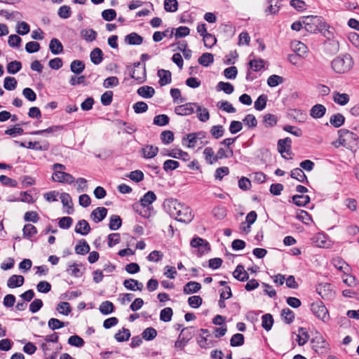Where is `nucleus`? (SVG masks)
I'll return each mask as SVG.
<instances>
[{"instance_id":"obj_1","label":"nucleus","mask_w":359,"mask_h":359,"mask_svg":"<svg viewBox=\"0 0 359 359\" xmlns=\"http://www.w3.org/2000/svg\"><path fill=\"white\" fill-rule=\"evenodd\" d=\"M339 142L341 145L350 149H355L359 146L358 136L346 129H341L338 131Z\"/></svg>"},{"instance_id":"obj_2","label":"nucleus","mask_w":359,"mask_h":359,"mask_svg":"<svg viewBox=\"0 0 359 359\" xmlns=\"http://www.w3.org/2000/svg\"><path fill=\"white\" fill-rule=\"evenodd\" d=\"M353 62L349 54L338 56L332 62V69L338 74H344L348 72L353 67Z\"/></svg>"},{"instance_id":"obj_3","label":"nucleus","mask_w":359,"mask_h":359,"mask_svg":"<svg viewBox=\"0 0 359 359\" xmlns=\"http://www.w3.org/2000/svg\"><path fill=\"white\" fill-rule=\"evenodd\" d=\"M305 29L310 33H316L325 29V21L321 16L308 15L302 18Z\"/></svg>"},{"instance_id":"obj_4","label":"nucleus","mask_w":359,"mask_h":359,"mask_svg":"<svg viewBox=\"0 0 359 359\" xmlns=\"http://www.w3.org/2000/svg\"><path fill=\"white\" fill-rule=\"evenodd\" d=\"M311 311L313 315L323 322H327L330 319L328 311L321 301L312 303Z\"/></svg>"},{"instance_id":"obj_5","label":"nucleus","mask_w":359,"mask_h":359,"mask_svg":"<svg viewBox=\"0 0 359 359\" xmlns=\"http://www.w3.org/2000/svg\"><path fill=\"white\" fill-rule=\"evenodd\" d=\"M190 245L192 248H198V256L201 257L210 250V246L208 241L200 238L194 237L191 239Z\"/></svg>"},{"instance_id":"obj_6","label":"nucleus","mask_w":359,"mask_h":359,"mask_svg":"<svg viewBox=\"0 0 359 359\" xmlns=\"http://www.w3.org/2000/svg\"><path fill=\"white\" fill-rule=\"evenodd\" d=\"M194 106L197 108L196 111H201V107L198 103L187 102L177 106L175 108V112L180 116H188L194 112Z\"/></svg>"},{"instance_id":"obj_7","label":"nucleus","mask_w":359,"mask_h":359,"mask_svg":"<svg viewBox=\"0 0 359 359\" xmlns=\"http://www.w3.org/2000/svg\"><path fill=\"white\" fill-rule=\"evenodd\" d=\"M156 200V196L152 191H147L142 198H141L140 203H135L133 205V210H137L138 208L151 209L150 205L154 201Z\"/></svg>"},{"instance_id":"obj_8","label":"nucleus","mask_w":359,"mask_h":359,"mask_svg":"<svg viewBox=\"0 0 359 359\" xmlns=\"http://www.w3.org/2000/svg\"><path fill=\"white\" fill-rule=\"evenodd\" d=\"M311 344L312 348L318 354L325 353L329 346L321 335H318L313 338L311 341Z\"/></svg>"},{"instance_id":"obj_9","label":"nucleus","mask_w":359,"mask_h":359,"mask_svg":"<svg viewBox=\"0 0 359 359\" xmlns=\"http://www.w3.org/2000/svg\"><path fill=\"white\" fill-rule=\"evenodd\" d=\"M179 208L175 219L184 223L190 222L194 218L191 208L184 203H181V208Z\"/></svg>"},{"instance_id":"obj_10","label":"nucleus","mask_w":359,"mask_h":359,"mask_svg":"<svg viewBox=\"0 0 359 359\" xmlns=\"http://www.w3.org/2000/svg\"><path fill=\"white\" fill-rule=\"evenodd\" d=\"M166 212L172 217L176 218L179 208H181V203L176 199H168L163 203Z\"/></svg>"},{"instance_id":"obj_11","label":"nucleus","mask_w":359,"mask_h":359,"mask_svg":"<svg viewBox=\"0 0 359 359\" xmlns=\"http://www.w3.org/2000/svg\"><path fill=\"white\" fill-rule=\"evenodd\" d=\"M53 180L61 183L72 184L74 182V177L69 173L63 171H55L53 175Z\"/></svg>"},{"instance_id":"obj_12","label":"nucleus","mask_w":359,"mask_h":359,"mask_svg":"<svg viewBox=\"0 0 359 359\" xmlns=\"http://www.w3.org/2000/svg\"><path fill=\"white\" fill-rule=\"evenodd\" d=\"M130 78L135 79L138 83H142L146 81V67L145 65L141 68V69H133L130 74Z\"/></svg>"},{"instance_id":"obj_13","label":"nucleus","mask_w":359,"mask_h":359,"mask_svg":"<svg viewBox=\"0 0 359 359\" xmlns=\"http://www.w3.org/2000/svg\"><path fill=\"white\" fill-rule=\"evenodd\" d=\"M107 209L104 207H98L93 210L90 214V218L95 222L98 223L102 221L107 216Z\"/></svg>"},{"instance_id":"obj_14","label":"nucleus","mask_w":359,"mask_h":359,"mask_svg":"<svg viewBox=\"0 0 359 359\" xmlns=\"http://www.w3.org/2000/svg\"><path fill=\"white\" fill-rule=\"evenodd\" d=\"M157 75L159 77L158 83L161 86L169 84L172 81V74L169 70L159 69L158 70Z\"/></svg>"},{"instance_id":"obj_15","label":"nucleus","mask_w":359,"mask_h":359,"mask_svg":"<svg viewBox=\"0 0 359 359\" xmlns=\"http://www.w3.org/2000/svg\"><path fill=\"white\" fill-rule=\"evenodd\" d=\"M291 47L295 53L301 55L302 57H306L308 53V47L301 41H292L291 43Z\"/></svg>"},{"instance_id":"obj_16","label":"nucleus","mask_w":359,"mask_h":359,"mask_svg":"<svg viewBox=\"0 0 359 359\" xmlns=\"http://www.w3.org/2000/svg\"><path fill=\"white\" fill-rule=\"evenodd\" d=\"M233 276L239 281L244 282L249 279V275L248 272L244 269V266L241 264H238L234 271L233 272Z\"/></svg>"},{"instance_id":"obj_17","label":"nucleus","mask_w":359,"mask_h":359,"mask_svg":"<svg viewBox=\"0 0 359 359\" xmlns=\"http://www.w3.org/2000/svg\"><path fill=\"white\" fill-rule=\"evenodd\" d=\"M290 177L293 179L297 180L299 182L304 183L306 184L309 183L306 175L304 174V172L300 168H296L292 169L290 172Z\"/></svg>"},{"instance_id":"obj_18","label":"nucleus","mask_w":359,"mask_h":359,"mask_svg":"<svg viewBox=\"0 0 359 359\" xmlns=\"http://www.w3.org/2000/svg\"><path fill=\"white\" fill-rule=\"evenodd\" d=\"M123 286L130 290L135 291V290H139L142 291L143 289V284L140 282H139L137 280L130 278L125 280L123 281Z\"/></svg>"},{"instance_id":"obj_19","label":"nucleus","mask_w":359,"mask_h":359,"mask_svg":"<svg viewBox=\"0 0 359 359\" xmlns=\"http://www.w3.org/2000/svg\"><path fill=\"white\" fill-rule=\"evenodd\" d=\"M24 282L25 278L22 276L13 275L8 278L7 281V286L10 288L18 287L22 285Z\"/></svg>"},{"instance_id":"obj_20","label":"nucleus","mask_w":359,"mask_h":359,"mask_svg":"<svg viewBox=\"0 0 359 359\" xmlns=\"http://www.w3.org/2000/svg\"><path fill=\"white\" fill-rule=\"evenodd\" d=\"M325 107L323 104H317L311 109L310 116L313 118H320L325 115Z\"/></svg>"},{"instance_id":"obj_21","label":"nucleus","mask_w":359,"mask_h":359,"mask_svg":"<svg viewBox=\"0 0 359 359\" xmlns=\"http://www.w3.org/2000/svg\"><path fill=\"white\" fill-rule=\"evenodd\" d=\"M201 288V285L195 281H189L183 287V292L186 294L198 292Z\"/></svg>"},{"instance_id":"obj_22","label":"nucleus","mask_w":359,"mask_h":359,"mask_svg":"<svg viewBox=\"0 0 359 359\" xmlns=\"http://www.w3.org/2000/svg\"><path fill=\"white\" fill-rule=\"evenodd\" d=\"M49 49L50 52L54 55H58L63 52L64 48L60 41L56 38H53L50 40L49 44Z\"/></svg>"},{"instance_id":"obj_23","label":"nucleus","mask_w":359,"mask_h":359,"mask_svg":"<svg viewBox=\"0 0 359 359\" xmlns=\"http://www.w3.org/2000/svg\"><path fill=\"white\" fill-rule=\"evenodd\" d=\"M60 199L63 206L67 207V213L68 215L72 214L74 212V208L70 195L67 193H62Z\"/></svg>"},{"instance_id":"obj_24","label":"nucleus","mask_w":359,"mask_h":359,"mask_svg":"<svg viewBox=\"0 0 359 359\" xmlns=\"http://www.w3.org/2000/svg\"><path fill=\"white\" fill-rule=\"evenodd\" d=\"M316 292L323 298L326 299L332 292V285L330 283H321L316 287Z\"/></svg>"},{"instance_id":"obj_25","label":"nucleus","mask_w":359,"mask_h":359,"mask_svg":"<svg viewBox=\"0 0 359 359\" xmlns=\"http://www.w3.org/2000/svg\"><path fill=\"white\" fill-rule=\"evenodd\" d=\"M125 42L129 45H140L143 42V37L135 32H132L125 37Z\"/></svg>"},{"instance_id":"obj_26","label":"nucleus","mask_w":359,"mask_h":359,"mask_svg":"<svg viewBox=\"0 0 359 359\" xmlns=\"http://www.w3.org/2000/svg\"><path fill=\"white\" fill-rule=\"evenodd\" d=\"M333 266L340 271L344 272L345 274L349 270V266L341 258L335 257L332 260Z\"/></svg>"},{"instance_id":"obj_27","label":"nucleus","mask_w":359,"mask_h":359,"mask_svg":"<svg viewBox=\"0 0 359 359\" xmlns=\"http://www.w3.org/2000/svg\"><path fill=\"white\" fill-rule=\"evenodd\" d=\"M137 94L144 98H151L155 94V90L153 87L144 86L140 87L137 90Z\"/></svg>"},{"instance_id":"obj_28","label":"nucleus","mask_w":359,"mask_h":359,"mask_svg":"<svg viewBox=\"0 0 359 359\" xmlns=\"http://www.w3.org/2000/svg\"><path fill=\"white\" fill-rule=\"evenodd\" d=\"M90 57L91 62L94 65H97L100 64L103 60V53L100 48H95L91 51L90 54Z\"/></svg>"},{"instance_id":"obj_29","label":"nucleus","mask_w":359,"mask_h":359,"mask_svg":"<svg viewBox=\"0 0 359 359\" xmlns=\"http://www.w3.org/2000/svg\"><path fill=\"white\" fill-rule=\"evenodd\" d=\"M142 150L143 157L145 158H152L155 157L158 152V148L152 145H146Z\"/></svg>"},{"instance_id":"obj_30","label":"nucleus","mask_w":359,"mask_h":359,"mask_svg":"<svg viewBox=\"0 0 359 359\" xmlns=\"http://www.w3.org/2000/svg\"><path fill=\"white\" fill-rule=\"evenodd\" d=\"M292 202L297 206L304 207L310 203L311 198L307 195H294L292 198Z\"/></svg>"},{"instance_id":"obj_31","label":"nucleus","mask_w":359,"mask_h":359,"mask_svg":"<svg viewBox=\"0 0 359 359\" xmlns=\"http://www.w3.org/2000/svg\"><path fill=\"white\" fill-rule=\"evenodd\" d=\"M90 246L86 240L81 239L75 246V252L78 255H86L90 252Z\"/></svg>"},{"instance_id":"obj_32","label":"nucleus","mask_w":359,"mask_h":359,"mask_svg":"<svg viewBox=\"0 0 359 359\" xmlns=\"http://www.w3.org/2000/svg\"><path fill=\"white\" fill-rule=\"evenodd\" d=\"M81 37L88 42L95 40L97 33L93 29H83L81 31Z\"/></svg>"},{"instance_id":"obj_33","label":"nucleus","mask_w":359,"mask_h":359,"mask_svg":"<svg viewBox=\"0 0 359 359\" xmlns=\"http://www.w3.org/2000/svg\"><path fill=\"white\" fill-rule=\"evenodd\" d=\"M280 316L286 324H291L295 318L294 313L289 308L283 309L281 311Z\"/></svg>"},{"instance_id":"obj_34","label":"nucleus","mask_w":359,"mask_h":359,"mask_svg":"<svg viewBox=\"0 0 359 359\" xmlns=\"http://www.w3.org/2000/svg\"><path fill=\"white\" fill-rule=\"evenodd\" d=\"M84 69H85L84 62L79 60H73L70 65V70L76 74H80L81 73L83 72Z\"/></svg>"},{"instance_id":"obj_35","label":"nucleus","mask_w":359,"mask_h":359,"mask_svg":"<svg viewBox=\"0 0 359 359\" xmlns=\"http://www.w3.org/2000/svg\"><path fill=\"white\" fill-rule=\"evenodd\" d=\"M273 324V316L270 313L264 314L262 316V327L266 331L271 330Z\"/></svg>"},{"instance_id":"obj_36","label":"nucleus","mask_w":359,"mask_h":359,"mask_svg":"<svg viewBox=\"0 0 359 359\" xmlns=\"http://www.w3.org/2000/svg\"><path fill=\"white\" fill-rule=\"evenodd\" d=\"M198 62L204 67H208L214 62V55L210 53H203L198 58Z\"/></svg>"},{"instance_id":"obj_37","label":"nucleus","mask_w":359,"mask_h":359,"mask_svg":"<svg viewBox=\"0 0 359 359\" xmlns=\"http://www.w3.org/2000/svg\"><path fill=\"white\" fill-rule=\"evenodd\" d=\"M63 126H53L44 130H39L31 132L30 135H43V133H54L62 130Z\"/></svg>"},{"instance_id":"obj_38","label":"nucleus","mask_w":359,"mask_h":359,"mask_svg":"<svg viewBox=\"0 0 359 359\" xmlns=\"http://www.w3.org/2000/svg\"><path fill=\"white\" fill-rule=\"evenodd\" d=\"M22 231L23 237L27 239H30L38 233L36 228L31 224H25L23 227Z\"/></svg>"},{"instance_id":"obj_39","label":"nucleus","mask_w":359,"mask_h":359,"mask_svg":"<svg viewBox=\"0 0 359 359\" xmlns=\"http://www.w3.org/2000/svg\"><path fill=\"white\" fill-rule=\"evenodd\" d=\"M216 89L217 91L222 90L226 94H231L234 90V87L231 83L219 81L216 86Z\"/></svg>"},{"instance_id":"obj_40","label":"nucleus","mask_w":359,"mask_h":359,"mask_svg":"<svg viewBox=\"0 0 359 359\" xmlns=\"http://www.w3.org/2000/svg\"><path fill=\"white\" fill-rule=\"evenodd\" d=\"M298 332L299 334L297 335V341L299 346H303L308 341L309 335L304 327H299Z\"/></svg>"},{"instance_id":"obj_41","label":"nucleus","mask_w":359,"mask_h":359,"mask_svg":"<svg viewBox=\"0 0 359 359\" xmlns=\"http://www.w3.org/2000/svg\"><path fill=\"white\" fill-rule=\"evenodd\" d=\"M99 310L102 314L108 315L114 312V306L110 301H104L100 304Z\"/></svg>"},{"instance_id":"obj_42","label":"nucleus","mask_w":359,"mask_h":359,"mask_svg":"<svg viewBox=\"0 0 359 359\" xmlns=\"http://www.w3.org/2000/svg\"><path fill=\"white\" fill-rule=\"evenodd\" d=\"M344 121L345 118L340 113L332 115L330 119V123L335 128H339L344 123Z\"/></svg>"},{"instance_id":"obj_43","label":"nucleus","mask_w":359,"mask_h":359,"mask_svg":"<svg viewBox=\"0 0 359 359\" xmlns=\"http://www.w3.org/2000/svg\"><path fill=\"white\" fill-rule=\"evenodd\" d=\"M122 224V220L118 215H113L110 217L109 228L112 231L118 230Z\"/></svg>"},{"instance_id":"obj_44","label":"nucleus","mask_w":359,"mask_h":359,"mask_svg":"<svg viewBox=\"0 0 359 359\" xmlns=\"http://www.w3.org/2000/svg\"><path fill=\"white\" fill-rule=\"evenodd\" d=\"M313 243L315 244L316 247L319 248H327L328 245V241L326 240L325 236L324 234H317L313 238Z\"/></svg>"},{"instance_id":"obj_45","label":"nucleus","mask_w":359,"mask_h":359,"mask_svg":"<svg viewBox=\"0 0 359 359\" xmlns=\"http://www.w3.org/2000/svg\"><path fill=\"white\" fill-rule=\"evenodd\" d=\"M130 337V332L128 329L123 328L122 331L119 330L114 336V338L118 342L126 341Z\"/></svg>"},{"instance_id":"obj_46","label":"nucleus","mask_w":359,"mask_h":359,"mask_svg":"<svg viewBox=\"0 0 359 359\" xmlns=\"http://www.w3.org/2000/svg\"><path fill=\"white\" fill-rule=\"evenodd\" d=\"M278 118L272 114H266L263 116V123L266 128L273 127L277 124Z\"/></svg>"},{"instance_id":"obj_47","label":"nucleus","mask_w":359,"mask_h":359,"mask_svg":"<svg viewBox=\"0 0 359 359\" xmlns=\"http://www.w3.org/2000/svg\"><path fill=\"white\" fill-rule=\"evenodd\" d=\"M179 335H180V337L183 338L182 339L189 342V341L191 340L193 338V337L194 336V327L191 326V327H187L183 328L181 330Z\"/></svg>"},{"instance_id":"obj_48","label":"nucleus","mask_w":359,"mask_h":359,"mask_svg":"<svg viewBox=\"0 0 359 359\" xmlns=\"http://www.w3.org/2000/svg\"><path fill=\"white\" fill-rule=\"evenodd\" d=\"M333 100L336 103L340 105H345L349 101V96L346 93H339L336 92L334 95Z\"/></svg>"},{"instance_id":"obj_49","label":"nucleus","mask_w":359,"mask_h":359,"mask_svg":"<svg viewBox=\"0 0 359 359\" xmlns=\"http://www.w3.org/2000/svg\"><path fill=\"white\" fill-rule=\"evenodd\" d=\"M245 342V337L243 334L237 333L233 334L230 339L231 346H241Z\"/></svg>"},{"instance_id":"obj_50","label":"nucleus","mask_w":359,"mask_h":359,"mask_svg":"<svg viewBox=\"0 0 359 359\" xmlns=\"http://www.w3.org/2000/svg\"><path fill=\"white\" fill-rule=\"evenodd\" d=\"M56 310L61 314L68 316L72 311V308L69 303L62 302L57 305Z\"/></svg>"},{"instance_id":"obj_51","label":"nucleus","mask_w":359,"mask_h":359,"mask_svg":"<svg viewBox=\"0 0 359 359\" xmlns=\"http://www.w3.org/2000/svg\"><path fill=\"white\" fill-rule=\"evenodd\" d=\"M22 69V64L20 62L14 60L7 65V72L11 74L18 73Z\"/></svg>"},{"instance_id":"obj_52","label":"nucleus","mask_w":359,"mask_h":359,"mask_svg":"<svg viewBox=\"0 0 359 359\" xmlns=\"http://www.w3.org/2000/svg\"><path fill=\"white\" fill-rule=\"evenodd\" d=\"M279 3V0H268L269 5L266 9V12L270 14H276L280 8Z\"/></svg>"},{"instance_id":"obj_53","label":"nucleus","mask_w":359,"mask_h":359,"mask_svg":"<svg viewBox=\"0 0 359 359\" xmlns=\"http://www.w3.org/2000/svg\"><path fill=\"white\" fill-rule=\"evenodd\" d=\"M267 96L262 94L258 97L257 100L255 102L254 107L258 111L263 110L266 106Z\"/></svg>"},{"instance_id":"obj_54","label":"nucleus","mask_w":359,"mask_h":359,"mask_svg":"<svg viewBox=\"0 0 359 359\" xmlns=\"http://www.w3.org/2000/svg\"><path fill=\"white\" fill-rule=\"evenodd\" d=\"M17 80L14 77L7 76L4 79V87L7 90H13L17 87Z\"/></svg>"},{"instance_id":"obj_55","label":"nucleus","mask_w":359,"mask_h":359,"mask_svg":"<svg viewBox=\"0 0 359 359\" xmlns=\"http://www.w3.org/2000/svg\"><path fill=\"white\" fill-rule=\"evenodd\" d=\"M283 81H284V79L282 76L276 75V74H273V75H271L268 78L267 84L270 87L273 88V87H276V86H278L279 84L283 83Z\"/></svg>"},{"instance_id":"obj_56","label":"nucleus","mask_w":359,"mask_h":359,"mask_svg":"<svg viewBox=\"0 0 359 359\" xmlns=\"http://www.w3.org/2000/svg\"><path fill=\"white\" fill-rule=\"evenodd\" d=\"M243 123L249 128H253L257 126V120L256 117L251 114L245 116V117L243 119Z\"/></svg>"},{"instance_id":"obj_57","label":"nucleus","mask_w":359,"mask_h":359,"mask_svg":"<svg viewBox=\"0 0 359 359\" xmlns=\"http://www.w3.org/2000/svg\"><path fill=\"white\" fill-rule=\"evenodd\" d=\"M164 9L167 12H175L178 9V1L177 0H165Z\"/></svg>"},{"instance_id":"obj_58","label":"nucleus","mask_w":359,"mask_h":359,"mask_svg":"<svg viewBox=\"0 0 359 359\" xmlns=\"http://www.w3.org/2000/svg\"><path fill=\"white\" fill-rule=\"evenodd\" d=\"M161 140L164 144H168L174 140V133L170 130H165L161 133Z\"/></svg>"},{"instance_id":"obj_59","label":"nucleus","mask_w":359,"mask_h":359,"mask_svg":"<svg viewBox=\"0 0 359 359\" xmlns=\"http://www.w3.org/2000/svg\"><path fill=\"white\" fill-rule=\"evenodd\" d=\"M173 312L170 307H166L161 311L160 320L163 322H169L172 319Z\"/></svg>"},{"instance_id":"obj_60","label":"nucleus","mask_w":359,"mask_h":359,"mask_svg":"<svg viewBox=\"0 0 359 359\" xmlns=\"http://www.w3.org/2000/svg\"><path fill=\"white\" fill-rule=\"evenodd\" d=\"M30 31V27L26 22H20L17 24L16 32L20 35H25Z\"/></svg>"},{"instance_id":"obj_61","label":"nucleus","mask_w":359,"mask_h":359,"mask_svg":"<svg viewBox=\"0 0 359 359\" xmlns=\"http://www.w3.org/2000/svg\"><path fill=\"white\" fill-rule=\"evenodd\" d=\"M170 118L165 114L157 115L154 118V124L159 126H164L169 123Z\"/></svg>"},{"instance_id":"obj_62","label":"nucleus","mask_w":359,"mask_h":359,"mask_svg":"<svg viewBox=\"0 0 359 359\" xmlns=\"http://www.w3.org/2000/svg\"><path fill=\"white\" fill-rule=\"evenodd\" d=\"M180 163L174 160H166L163 163V168L165 172H169L178 168Z\"/></svg>"},{"instance_id":"obj_63","label":"nucleus","mask_w":359,"mask_h":359,"mask_svg":"<svg viewBox=\"0 0 359 359\" xmlns=\"http://www.w3.org/2000/svg\"><path fill=\"white\" fill-rule=\"evenodd\" d=\"M142 335L145 340L151 341L157 336V331L153 327H147L143 331Z\"/></svg>"},{"instance_id":"obj_64","label":"nucleus","mask_w":359,"mask_h":359,"mask_svg":"<svg viewBox=\"0 0 359 359\" xmlns=\"http://www.w3.org/2000/svg\"><path fill=\"white\" fill-rule=\"evenodd\" d=\"M210 133L214 138L219 139L223 136L224 128L221 125L213 126L210 129Z\"/></svg>"}]
</instances>
